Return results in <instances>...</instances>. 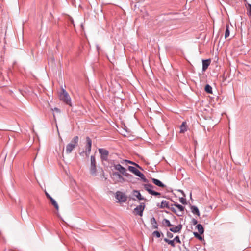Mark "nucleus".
Returning <instances> with one entry per match:
<instances>
[{
	"label": "nucleus",
	"mask_w": 251,
	"mask_h": 251,
	"mask_svg": "<svg viewBox=\"0 0 251 251\" xmlns=\"http://www.w3.org/2000/svg\"><path fill=\"white\" fill-rule=\"evenodd\" d=\"M78 141V136H75L73 138L71 142L67 145L66 148V152L67 154L71 153L72 151L77 146Z\"/></svg>",
	"instance_id": "nucleus-1"
},
{
	"label": "nucleus",
	"mask_w": 251,
	"mask_h": 251,
	"mask_svg": "<svg viewBox=\"0 0 251 251\" xmlns=\"http://www.w3.org/2000/svg\"><path fill=\"white\" fill-rule=\"evenodd\" d=\"M60 99L66 104L72 106L71 98L68 93L64 89H62V92L60 94Z\"/></svg>",
	"instance_id": "nucleus-2"
},
{
	"label": "nucleus",
	"mask_w": 251,
	"mask_h": 251,
	"mask_svg": "<svg viewBox=\"0 0 251 251\" xmlns=\"http://www.w3.org/2000/svg\"><path fill=\"white\" fill-rule=\"evenodd\" d=\"M114 167L115 170L118 171L120 173V174H121L124 176L128 178H130L132 177V176L131 174L127 172L126 169L120 164H115L114 165Z\"/></svg>",
	"instance_id": "nucleus-3"
},
{
	"label": "nucleus",
	"mask_w": 251,
	"mask_h": 251,
	"mask_svg": "<svg viewBox=\"0 0 251 251\" xmlns=\"http://www.w3.org/2000/svg\"><path fill=\"white\" fill-rule=\"evenodd\" d=\"M157 206L160 208H167L170 209L173 212L176 213V210L175 208L173 207V205H170L169 202L165 200H163L160 203H157Z\"/></svg>",
	"instance_id": "nucleus-4"
},
{
	"label": "nucleus",
	"mask_w": 251,
	"mask_h": 251,
	"mask_svg": "<svg viewBox=\"0 0 251 251\" xmlns=\"http://www.w3.org/2000/svg\"><path fill=\"white\" fill-rule=\"evenodd\" d=\"M111 178L114 181V183L124 182L125 181V178L118 172H113L111 175Z\"/></svg>",
	"instance_id": "nucleus-5"
},
{
	"label": "nucleus",
	"mask_w": 251,
	"mask_h": 251,
	"mask_svg": "<svg viewBox=\"0 0 251 251\" xmlns=\"http://www.w3.org/2000/svg\"><path fill=\"white\" fill-rule=\"evenodd\" d=\"M144 189L148 192V193L152 195L160 197V193L156 192L152 190L154 187L152 185L150 184H144L143 185Z\"/></svg>",
	"instance_id": "nucleus-6"
},
{
	"label": "nucleus",
	"mask_w": 251,
	"mask_h": 251,
	"mask_svg": "<svg viewBox=\"0 0 251 251\" xmlns=\"http://www.w3.org/2000/svg\"><path fill=\"white\" fill-rule=\"evenodd\" d=\"M90 173L92 176H96L97 169H96V161L94 156H91V164L90 168Z\"/></svg>",
	"instance_id": "nucleus-7"
},
{
	"label": "nucleus",
	"mask_w": 251,
	"mask_h": 251,
	"mask_svg": "<svg viewBox=\"0 0 251 251\" xmlns=\"http://www.w3.org/2000/svg\"><path fill=\"white\" fill-rule=\"evenodd\" d=\"M99 152L100 154V158L102 161H107L109 155V151L103 148L99 149Z\"/></svg>",
	"instance_id": "nucleus-8"
},
{
	"label": "nucleus",
	"mask_w": 251,
	"mask_h": 251,
	"mask_svg": "<svg viewBox=\"0 0 251 251\" xmlns=\"http://www.w3.org/2000/svg\"><path fill=\"white\" fill-rule=\"evenodd\" d=\"M86 140V155L88 156L91 151L92 147V140L90 137H87Z\"/></svg>",
	"instance_id": "nucleus-9"
},
{
	"label": "nucleus",
	"mask_w": 251,
	"mask_h": 251,
	"mask_svg": "<svg viewBox=\"0 0 251 251\" xmlns=\"http://www.w3.org/2000/svg\"><path fill=\"white\" fill-rule=\"evenodd\" d=\"M115 198L120 202H125L126 201V196L123 193L120 191L116 192Z\"/></svg>",
	"instance_id": "nucleus-10"
},
{
	"label": "nucleus",
	"mask_w": 251,
	"mask_h": 251,
	"mask_svg": "<svg viewBox=\"0 0 251 251\" xmlns=\"http://www.w3.org/2000/svg\"><path fill=\"white\" fill-rule=\"evenodd\" d=\"M145 207V203H141L140 205L137 206L134 209V211L137 214L139 215L140 216H142L143 215V212L144 210Z\"/></svg>",
	"instance_id": "nucleus-11"
},
{
	"label": "nucleus",
	"mask_w": 251,
	"mask_h": 251,
	"mask_svg": "<svg viewBox=\"0 0 251 251\" xmlns=\"http://www.w3.org/2000/svg\"><path fill=\"white\" fill-rule=\"evenodd\" d=\"M128 170L131 172L134 173L138 177H140L141 176H143V174L140 171H139L135 167L129 166L128 167Z\"/></svg>",
	"instance_id": "nucleus-12"
},
{
	"label": "nucleus",
	"mask_w": 251,
	"mask_h": 251,
	"mask_svg": "<svg viewBox=\"0 0 251 251\" xmlns=\"http://www.w3.org/2000/svg\"><path fill=\"white\" fill-rule=\"evenodd\" d=\"M173 206H176V208H177L178 211L176 213H175L177 216H181L183 215V212L184 210V207L182 206L180 204H178L177 203H175Z\"/></svg>",
	"instance_id": "nucleus-13"
},
{
	"label": "nucleus",
	"mask_w": 251,
	"mask_h": 251,
	"mask_svg": "<svg viewBox=\"0 0 251 251\" xmlns=\"http://www.w3.org/2000/svg\"><path fill=\"white\" fill-rule=\"evenodd\" d=\"M47 197L50 201L51 204L54 206L55 208L58 210L59 206L57 202L54 200L47 192H46Z\"/></svg>",
	"instance_id": "nucleus-14"
},
{
	"label": "nucleus",
	"mask_w": 251,
	"mask_h": 251,
	"mask_svg": "<svg viewBox=\"0 0 251 251\" xmlns=\"http://www.w3.org/2000/svg\"><path fill=\"white\" fill-rule=\"evenodd\" d=\"M182 226L181 225H178L175 227H172L170 228V230L174 233L179 232L182 229Z\"/></svg>",
	"instance_id": "nucleus-15"
},
{
	"label": "nucleus",
	"mask_w": 251,
	"mask_h": 251,
	"mask_svg": "<svg viewBox=\"0 0 251 251\" xmlns=\"http://www.w3.org/2000/svg\"><path fill=\"white\" fill-rule=\"evenodd\" d=\"M152 182L156 185L161 187V188H164L165 187V185L161 182L159 180L157 179L156 178H152L151 179Z\"/></svg>",
	"instance_id": "nucleus-16"
},
{
	"label": "nucleus",
	"mask_w": 251,
	"mask_h": 251,
	"mask_svg": "<svg viewBox=\"0 0 251 251\" xmlns=\"http://www.w3.org/2000/svg\"><path fill=\"white\" fill-rule=\"evenodd\" d=\"M133 194L139 200H146V199L141 196L140 192L138 190H134L133 192Z\"/></svg>",
	"instance_id": "nucleus-17"
},
{
	"label": "nucleus",
	"mask_w": 251,
	"mask_h": 251,
	"mask_svg": "<svg viewBox=\"0 0 251 251\" xmlns=\"http://www.w3.org/2000/svg\"><path fill=\"white\" fill-rule=\"evenodd\" d=\"M151 223L152 225V228L157 229L158 228V225L154 217L151 219Z\"/></svg>",
	"instance_id": "nucleus-18"
},
{
	"label": "nucleus",
	"mask_w": 251,
	"mask_h": 251,
	"mask_svg": "<svg viewBox=\"0 0 251 251\" xmlns=\"http://www.w3.org/2000/svg\"><path fill=\"white\" fill-rule=\"evenodd\" d=\"M210 63V59H206L202 60V70L205 71Z\"/></svg>",
	"instance_id": "nucleus-19"
},
{
	"label": "nucleus",
	"mask_w": 251,
	"mask_h": 251,
	"mask_svg": "<svg viewBox=\"0 0 251 251\" xmlns=\"http://www.w3.org/2000/svg\"><path fill=\"white\" fill-rule=\"evenodd\" d=\"M191 212L194 214L198 216H200V213L198 207L196 206L192 205L191 206Z\"/></svg>",
	"instance_id": "nucleus-20"
},
{
	"label": "nucleus",
	"mask_w": 251,
	"mask_h": 251,
	"mask_svg": "<svg viewBox=\"0 0 251 251\" xmlns=\"http://www.w3.org/2000/svg\"><path fill=\"white\" fill-rule=\"evenodd\" d=\"M187 129L186 123L185 122H183L180 126V133H184L187 131Z\"/></svg>",
	"instance_id": "nucleus-21"
},
{
	"label": "nucleus",
	"mask_w": 251,
	"mask_h": 251,
	"mask_svg": "<svg viewBox=\"0 0 251 251\" xmlns=\"http://www.w3.org/2000/svg\"><path fill=\"white\" fill-rule=\"evenodd\" d=\"M196 227L200 234H202L203 233L204 229L202 226L201 224H198L196 226Z\"/></svg>",
	"instance_id": "nucleus-22"
},
{
	"label": "nucleus",
	"mask_w": 251,
	"mask_h": 251,
	"mask_svg": "<svg viewBox=\"0 0 251 251\" xmlns=\"http://www.w3.org/2000/svg\"><path fill=\"white\" fill-rule=\"evenodd\" d=\"M162 224L168 227H171L172 225L171 224L170 221L167 219H164L162 221Z\"/></svg>",
	"instance_id": "nucleus-23"
},
{
	"label": "nucleus",
	"mask_w": 251,
	"mask_h": 251,
	"mask_svg": "<svg viewBox=\"0 0 251 251\" xmlns=\"http://www.w3.org/2000/svg\"><path fill=\"white\" fill-rule=\"evenodd\" d=\"M204 90L208 94H212V88L209 84L206 85V86L205 87V88H204Z\"/></svg>",
	"instance_id": "nucleus-24"
},
{
	"label": "nucleus",
	"mask_w": 251,
	"mask_h": 251,
	"mask_svg": "<svg viewBox=\"0 0 251 251\" xmlns=\"http://www.w3.org/2000/svg\"><path fill=\"white\" fill-rule=\"evenodd\" d=\"M229 34H230L229 26L228 24H227L226 25V29L225 34V38H227L229 36Z\"/></svg>",
	"instance_id": "nucleus-25"
},
{
	"label": "nucleus",
	"mask_w": 251,
	"mask_h": 251,
	"mask_svg": "<svg viewBox=\"0 0 251 251\" xmlns=\"http://www.w3.org/2000/svg\"><path fill=\"white\" fill-rule=\"evenodd\" d=\"M164 240L165 242L171 245L172 247H174L175 246V245L174 243L175 242H174V240H169L167 238H164Z\"/></svg>",
	"instance_id": "nucleus-26"
},
{
	"label": "nucleus",
	"mask_w": 251,
	"mask_h": 251,
	"mask_svg": "<svg viewBox=\"0 0 251 251\" xmlns=\"http://www.w3.org/2000/svg\"><path fill=\"white\" fill-rule=\"evenodd\" d=\"M152 235L153 236H156L157 238H159L161 236V233H160L158 231H154V232H153Z\"/></svg>",
	"instance_id": "nucleus-27"
},
{
	"label": "nucleus",
	"mask_w": 251,
	"mask_h": 251,
	"mask_svg": "<svg viewBox=\"0 0 251 251\" xmlns=\"http://www.w3.org/2000/svg\"><path fill=\"white\" fill-rule=\"evenodd\" d=\"M194 235L200 240H202L203 239L202 237L197 232H194Z\"/></svg>",
	"instance_id": "nucleus-28"
},
{
	"label": "nucleus",
	"mask_w": 251,
	"mask_h": 251,
	"mask_svg": "<svg viewBox=\"0 0 251 251\" xmlns=\"http://www.w3.org/2000/svg\"><path fill=\"white\" fill-rule=\"evenodd\" d=\"M248 14L251 18V4H248Z\"/></svg>",
	"instance_id": "nucleus-29"
},
{
	"label": "nucleus",
	"mask_w": 251,
	"mask_h": 251,
	"mask_svg": "<svg viewBox=\"0 0 251 251\" xmlns=\"http://www.w3.org/2000/svg\"><path fill=\"white\" fill-rule=\"evenodd\" d=\"M179 201H180V202L181 203H182V204H187V202H186V199H185V198H180L179 199Z\"/></svg>",
	"instance_id": "nucleus-30"
},
{
	"label": "nucleus",
	"mask_w": 251,
	"mask_h": 251,
	"mask_svg": "<svg viewBox=\"0 0 251 251\" xmlns=\"http://www.w3.org/2000/svg\"><path fill=\"white\" fill-rule=\"evenodd\" d=\"M173 240L174 242H176V243H181V241L178 236H176V237H175Z\"/></svg>",
	"instance_id": "nucleus-31"
},
{
	"label": "nucleus",
	"mask_w": 251,
	"mask_h": 251,
	"mask_svg": "<svg viewBox=\"0 0 251 251\" xmlns=\"http://www.w3.org/2000/svg\"><path fill=\"white\" fill-rule=\"evenodd\" d=\"M123 161H125V162H128V163L129 164H134V165H136L137 167H139L138 165L136 164V163L131 161H129V160H123Z\"/></svg>",
	"instance_id": "nucleus-32"
},
{
	"label": "nucleus",
	"mask_w": 251,
	"mask_h": 251,
	"mask_svg": "<svg viewBox=\"0 0 251 251\" xmlns=\"http://www.w3.org/2000/svg\"><path fill=\"white\" fill-rule=\"evenodd\" d=\"M141 179L145 182H148V179L146 178L144 175L143 174V176L140 177Z\"/></svg>",
	"instance_id": "nucleus-33"
},
{
	"label": "nucleus",
	"mask_w": 251,
	"mask_h": 251,
	"mask_svg": "<svg viewBox=\"0 0 251 251\" xmlns=\"http://www.w3.org/2000/svg\"><path fill=\"white\" fill-rule=\"evenodd\" d=\"M167 235L168 237L171 238L173 237V234L172 233L169 232H168L167 233Z\"/></svg>",
	"instance_id": "nucleus-34"
},
{
	"label": "nucleus",
	"mask_w": 251,
	"mask_h": 251,
	"mask_svg": "<svg viewBox=\"0 0 251 251\" xmlns=\"http://www.w3.org/2000/svg\"><path fill=\"white\" fill-rule=\"evenodd\" d=\"M52 110L53 111H55V112H56L57 113H59L60 112V110L58 108H56V107H55V108H54L53 109H52Z\"/></svg>",
	"instance_id": "nucleus-35"
},
{
	"label": "nucleus",
	"mask_w": 251,
	"mask_h": 251,
	"mask_svg": "<svg viewBox=\"0 0 251 251\" xmlns=\"http://www.w3.org/2000/svg\"><path fill=\"white\" fill-rule=\"evenodd\" d=\"M192 223H193V224L194 225H196V224H197L198 222H197V220H196L195 219H194V218H193V219H192Z\"/></svg>",
	"instance_id": "nucleus-36"
},
{
	"label": "nucleus",
	"mask_w": 251,
	"mask_h": 251,
	"mask_svg": "<svg viewBox=\"0 0 251 251\" xmlns=\"http://www.w3.org/2000/svg\"><path fill=\"white\" fill-rule=\"evenodd\" d=\"M1 234V232H0V234Z\"/></svg>",
	"instance_id": "nucleus-37"
}]
</instances>
